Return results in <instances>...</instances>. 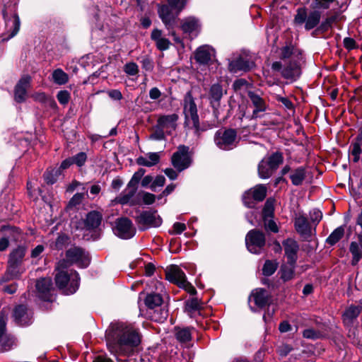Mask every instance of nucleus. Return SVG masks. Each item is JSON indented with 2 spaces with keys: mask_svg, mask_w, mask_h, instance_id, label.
Listing matches in <instances>:
<instances>
[{
  "mask_svg": "<svg viewBox=\"0 0 362 362\" xmlns=\"http://www.w3.org/2000/svg\"><path fill=\"white\" fill-rule=\"evenodd\" d=\"M294 226L296 231L305 240H310L315 231V228H312L307 218L300 214L296 215Z\"/></svg>",
  "mask_w": 362,
  "mask_h": 362,
  "instance_id": "16",
  "label": "nucleus"
},
{
  "mask_svg": "<svg viewBox=\"0 0 362 362\" xmlns=\"http://www.w3.org/2000/svg\"><path fill=\"white\" fill-rule=\"evenodd\" d=\"M320 17L321 15L319 11H314L310 12L307 16L305 28L308 30H310L316 27L320 21Z\"/></svg>",
  "mask_w": 362,
  "mask_h": 362,
  "instance_id": "39",
  "label": "nucleus"
},
{
  "mask_svg": "<svg viewBox=\"0 0 362 362\" xmlns=\"http://www.w3.org/2000/svg\"><path fill=\"white\" fill-rule=\"evenodd\" d=\"M176 338L181 342H187L191 339V333L189 329H179L176 332Z\"/></svg>",
  "mask_w": 362,
  "mask_h": 362,
  "instance_id": "50",
  "label": "nucleus"
},
{
  "mask_svg": "<svg viewBox=\"0 0 362 362\" xmlns=\"http://www.w3.org/2000/svg\"><path fill=\"white\" fill-rule=\"evenodd\" d=\"M253 66V63L243 57L229 62L228 70L230 72L236 74L239 71H247Z\"/></svg>",
  "mask_w": 362,
  "mask_h": 362,
  "instance_id": "26",
  "label": "nucleus"
},
{
  "mask_svg": "<svg viewBox=\"0 0 362 362\" xmlns=\"http://www.w3.org/2000/svg\"><path fill=\"white\" fill-rule=\"evenodd\" d=\"M60 175V169L47 170L44 174V179L46 183L52 185L57 181V177Z\"/></svg>",
  "mask_w": 362,
  "mask_h": 362,
  "instance_id": "46",
  "label": "nucleus"
},
{
  "mask_svg": "<svg viewBox=\"0 0 362 362\" xmlns=\"http://www.w3.org/2000/svg\"><path fill=\"white\" fill-rule=\"evenodd\" d=\"M2 237L7 239L10 242H16L21 236V231L18 228L11 226H4L1 228Z\"/></svg>",
  "mask_w": 362,
  "mask_h": 362,
  "instance_id": "33",
  "label": "nucleus"
},
{
  "mask_svg": "<svg viewBox=\"0 0 362 362\" xmlns=\"http://www.w3.org/2000/svg\"><path fill=\"white\" fill-rule=\"evenodd\" d=\"M69 75L62 69H57L52 74V81L59 86L64 85L69 81Z\"/></svg>",
  "mask_w": 362,
  "mask_h": 362,
  "instance_id": "37",
  "label": "nucleus"
},
{
  "mask_svg": "<svg viewBox=\"0 0 362 362\" xmlns=\"http://www.w3.org/2000/svg\"><path fill=\"white\" fill-rule=\"evenodd\" d=\"M214 49L209 45L200 46L195 52V59L200 64H206L214 56Z\"/></svg>",
  "mask_w": 362,
  "mask_h": 362,
  "instance_id": "25",
  "label": "nucleus"
},
{
  "mask_svg": "<svg viewBox=\"0 0 362 362\" xmlns=\"http://www.w3.org/2000/svg\"><path fill=\"white\" fill-rule=\"evenodd\" d=\"M223 95V90L219 83L213 84L209 89V100L214 112L218 111L220 107V100Z\"/></svg>",
  "mask_w": 362,
  "mask_h": 362,
  "instance_id": "22",
  "label": "nucleus"
},
{
  "mask_svg": "<svg viewBox=\"0 0 362 362\" xmlns=\"http://www.w3.org/2000/svg\"><path fill=\"white\" fill-rule=\"evenodd\" d=\"M252 299L255 305L259 308L266 306L269 302V296L267 290L264 288H256L252 291L250 300Z\"/></svg>",
  "mask_w": 362,
  "mask_h": 362,
  "instance_id": "27",
  "label": "nucleus"
},
{
  "mask_svg": "<svg viewBox=\"0 0 362 362\" xmlns=\"http://www.w3.org/2000/svg\"><path fill=\"white\" fill-rule=\"evenodd\" d=\"M162 303V297L157 293L148 294L145 299L146 305L151 309L160 306Z\"/></svg>",
  "mask_w": 362,
  "mask_h": 362,
  "instance_id": "41",
  "label": "nucleus"
},
{
  "mask_svg": "<svg viewBox=\"0 0 362 362\" xmlns=\"http://www.w3.org/2000/svg\"><path fill=\"white\" fill-rule=\"evenodd\" d=\"M102 216L97 211H91L87 214L85 221L86 226L88 229L98 228L101 223Z\"/></svg>",
  "mask_w": 362,
  "mask_h": 362,
  "instance_id": "35",
  "label": "nucleus"
},
{
  "mask_svg": "<svg viewBox=\"0 0 362 362\" xmlns=\"http://www.w3.org/2000/svg\"><path fill=\"white\" fill-rule=\"evenodd\" d=\"M114 233L120 238L129 239L134 236L136 229L129 218H122L116 221Z\"/></svg>",
  "mask_w": 362,
  "mask_h": 362,
  "instance_id": "15",
  "label": "nucleus"
},
{
  "mask_svg": "<svg viewBox=\"0 0 362 362\" xmlns=\"http://www.w3.org/2000/svg\"><path fill=\"white\" fill-rule=\"evenodd\" d=\"M306 177V171L304 167H299L294 170L291 171L290 174V179L291 182L295 186H298L303 184Z\"/></svg>",
  "mask_w": 362,
  "mask_h": 362,
  "instance_id": "34",
  "label": "nucleus"
},
{
  "mask_svg": "<svg viewBox=\"0 0 362 362\" xmlns=\"http://www.w3.org/2000/svg\"><path fill=\"white\" fill-rule=\"evenodd\" d=\"M300 53L293 46H285L281 49V59L284 61L290 59V60H300Z\"/></svg>",
  "mask_w": 362,
  "mask_h": 362,
  "instance_id": "32",
  "label": "nucleus"
},
{
  "mask_svg": "<svg viewBox=\"0 0 362 362\" xmlns=\"http://www.w3.org/2000/svg\"><path fill=\"white\" fill-rule=\"evenodd\" d=\"M66 262L69 264H76L78 267L86 268L90 263V259L83 250L79 247H71L66 253Z\"/></svg>",
  "mask_w": 362,
  "mask_h": 362,
  "instance_id": "12",
  "label": "nucleus"
},
{
  "mask_svg": "<svg viewBox=\"0 0 362 362\" xmlns=\"http://www.w3.org/2000/svg\"><path fill=\"white\" fill-rule=\"evenodd\" d=\"M186 230V225L182 223L176 222L173 224V230L170 231L172 235L181 234L184 230Z\"/></svg>",
  "mask_w": 362,
  "mask_h": 362,
  "instance_id": "58",
  "label": "nucleus"
},
{
  "mask_svg": "<svg viewBox=\"0 0 362 362\" xmlns=\"http://www.w3.org/2000/svg\"><path fill=\"white\" fill-rule=\"evenodd\" d=\"M165 277L167 280L177 284L189 294L194 295L197 293L194 287L187 280L185 274L179 267L172 265L167 267L165 269Z\"/></svg>",
  "mask_w": 362,
  "mask_h": 362,
  "instance_id": "6",
  "label": "nucleus"
},
{
  "mask_svg": "<svg viewBox=\"0 0 362 362\" xmlns=\"http://www.w3.org/2000/svg\"><path fill=\"white\" fill-rule=\"evenodd\" d=\"M274 170L269 165L266 159H262L258 165V174L262 179L269 178Z\"/></svg>",
  "mask_w": 362,
  "mask_h": 362,
  "instance_id": "38",
  "label": "nucleus"
},
{
  "mask_svg": "<svg viewBox=\"0 0 362 362\" xmlns=\"http://www.w3.org/2000/svg\"><path fill=\"white\" fill-rule=\"evenodd\" d=\"M25 255V248L18 246L9 255L8 269L4 276V281H8L18 277L23 272L21 265Z\"/></svg>",
  "mask_w": 362,
  "mask_h": 362,
  "instance_id": "3",
  "label": "nucleus"
},
{
  "mask_svg": "<svg viewBox=\"0 0 362 362\" xmlns=\"http://www.w3.org/2000/svg\"><path fill=\"white\" fill-rule=\"evenodd\" d=\"M200 27L199 21L194 17H189L183 20L182 23V30L185 33H187L191 37L197 35Z\"/></svg>",
  "mask_w": 362,
  "mask_h": 362,
  "instance_id": "28",
  "label": "nucleus"
},
{
  "mask_svg": "<svg viewBox=\"0 0 362 362\" xmlns=\"http://www.w3.org/2000/svg\"><path fill=\"white\" fill-rule=\"evenodd\" d=\"M216 145L222 150H230L236 146L237 135L234 129L218 130L214 136Z\"/></svg>",
  "mask_w": 362,
  "mask_h": 362,
  "instance_id": "7",
  "label": "nucleus"
},
{
  "mask_svg": "<svg viewBox=\"0 0 362 362\" xmlns=\"http://www.w3.org/2000/svg\"><path fill=\"white\" fill-rule=\"evenodd\" d=\"M58 101L62 105H66L69 103L70 99V93L67 90H60L57 95Z\"/></svg>",
  "mask_w": 362,
  "mask_h": 362,
  "instance_id": "55",
  "label": "nucleus"
},
{
  "mask_svg": "<svg viewBox=\"0 0 362 362\" xmlns=\"http://www.w3.org/2000/svg\"><path fill=\"white\" fill-rule=\"evenodd\" d=\"M67 240L68 238L66 235H59L54 243V246L53 247L56 249H62L67 242Z\"/></svg>",
  "mask_w": 362,
  "mask_h": 362,
  "instance_id": "62",
  "label": "nucleus"
},
{
  "mask_svg": "<svg viewBox=\"0 0 362 362\" xmlns=\"http://www.w3.org/2000/svg\"><path fill=\"white\" fill-rule=\"evenodd\" d=\"M31 78L28 76L22 77L15 86L14 98L18 103H22L26 99V91L30 87Z\"/></svg>",
  "mask_w": 362,
  "mask_h": 362,
  "instance_id": "19",
  "label": "nucleus"
},
{
  "mask_svg": "<svg viewBox=\"0 0 362 362\" xmlns=\"http://www.w3.org/2000/svg\"><path fill=\"white\" fill-rule=\"evenodd\" d=\"M344 229L342 226L337 228L327 238L326 242L330 245H335L344 235Z\"/></svg>",
  "mask_w": 362,
  "mask_h": 362,
  "instance_id": "43",
  "label": "nucleus"
},
{
  "mask_svg": "<svg viewBox=\"0 0 362 362\" xmlns=\"http://www.w3.org/2000/svg\"><path fill=\"white\" fill-rule=\"evenodd\" d=\"M184 113L186 121L191 119L193 128L198 133L200 131V128L197 108L192 96L189 93L185 98Z\"/></svg>",
  "mask_w": 362,
  "mask_h": 362,
  "instance_id": "11",
  "label": "nucleus"
},
{
  "mask_svg": "<svg viewBox=\"0 0 362 362\" xmlns=\"http://www.w3.org/2000/svg\"><path fill=\"white\" fill-rule=\"evenodd\" d=\"M322 218V213L318 209H313L310 212V218L315 226L318 224Z\"/></svg>",
  "mask_w": 362,
  "mask_h": 362,
  "instance_id": "54",
  "label": "nucleus"
},
{
  "mask_svg": "<svg viewBox=\"0 0 362 362\" xmlns=\"http://www.w3.org/2000/svg\"><path fill=\"white\" fill-rule=\"evenodd\" d=\"M6 317L4 314L0 315V346L2 351L9 350L14 344V339L8 337L6 332Z\"/></svg>",
  "mask_w": 362,
  "mask_h": 362,
  "instance_id": "21",
  "label": "nucleus"
},
{
  "mask_svg": "<svg viewBox=\"0 0 362 362\" xmlns=\"http://www.w3.org/2000/svg\"><path fill=\"white\" fill-rule=\"evenodd\" d=\"M201 308L199 301L196 298H192L185 303V311L189 314L192 315L196 311H199Z\"/></svg>",
  "mask_w": 362,
  "mask_h": 362,
  "instance_id": "44",
  "label": "nucleus"
},
{
  "mask_svg": "<svg viewBox=\"0 0 362 362\" xmlns=\"http://www.w3.org/2000/svg\"><path fill=\"white\" fill-rule=\"evenodd\" d=\"M165 135H167L166 133L156 124L153 127V132L149 136V139L155 141L165 140Z\"/></svg>",
  "mask_w": 362,
  "mask_h": 362,
  "instance_id": "49",
  "label": "nucleus"
},
{
  "mask_svg": "<svg viewBox=\"0 0 362 362\" xmlns=\"http://www.w3.org/2000/svg\"><path fill=\"white\" fill-rule=\"evenodd\" d=\"M142 199L145 204H152L156 200V196L153 194L143 192Z\"/></svg>",
  "mask_w": 362,
  "mask_h": 362,
  "instance_id": "60",
  "label": "nucleus"
},
{
  "mask_svg": "<svg viewBox=\"0 0 362 362\" xmlns=\"http://www.w3.org/2000/svg\"><path fill=\"white\" fill-rule=\"evenodd\" d=\"M350 252L352 255L351 264L355 266L362 257V250L358 244L356 242H351L349 247Z\"/></svg>",
  "mask_w": 362,
  "mask_h": 362,
  "instance_id": "40",
  "label": "nucleus"
},
{
  "mask_svg": "<svg viewBox=\"0 0 362 362\" xmlns=\"http://www.w3.org/2000/svg\"><path fill=\"white\" fill-rule=\"evenodd\" d=\"M285 255L287 257L288 263L296 264L297 260V252L299 250L298 243L291 238L286 239L283 242Z\"/></svg>",
  "mask_w": 362,
  "mask_h": 362,
  "instance_id": "23",
  "label": "nucleus"
},
{
  "mask_svg": "<svg viewBox=\"0 0 362 362\" xmlns=\"http://www.w3.org/2000/svg\"><path fill=\"white\" fill-rule=\"evenodd\" d=\"M272 70L280 71L281 76L290 82L296 81L301 75L300 60L274 62L272 65Z\"/></svg>",
  "mask_w": 362,
  "mask_h": 362,
  "instance_id": "5",
  "label": "nucleus"
},
{
  "mask_svg": "<svg viewBox=\"0 0 362 362\" xmlns=\"http://www.w3.org/2000/svg\"><path fill=\"white\" fill-rule=\"evenodd\" d=\"M160 18L167 30H170L176 25V19L180 13H177L175 9L169 4L160 6L158 9Z\"/></svg>",
  "mask_w": 362,
  "mask_h": 362,
  "instance_id": "14",
  "label": "nucleus"
},
{
  "mask_svg": "<svg viewBox=\"0 0 362 362\" xmlns=\"http://www.w3.org/2000/svg\"><path fill=\"white\" fill-rule=\"evenodd\" d=\"M73 159L74 163L76 164L78 167H81L84 165L85 162L87 159V156L84 152H80L76 154L75 156L71 157Z\"/></svg>",
  "mask_w": 362,
  "mask_h": 362,
  "instance_id": "56",
  "label": "nucleus"
},
{
  "mask_svg": "<svg viewBox=\"0 0 362 362\" xmlns=\"http://www.w3.org/2000/svg\"><path fill=\"white\" fill-rule=\"evenodd\" d=\"M295 264L288 263L281 268V278L286 281L292 279L294 276Z\"/></svg>",
  "mask_w": 362,
  "mask_h": 362,
  "instance_id": "42",
  "label": "nucleus"
},
{
  "mask_svg": "<svg viewBox=\"0 0 362 362\" xmlns=\"http://www.w3.org/2000/svg\"><path fill=\"white\" fill-rule=\"evenodd\" d=\"M145 172L144 169L141 168L134 173L124 190L116 198L117 203L122 205L129 204L131 206L138 204L134 197L137 191L138 185Z\"/></svg>",
  "mask_w": 362,
  "mask_h": 362,
  "instance_id": "2",
  "label": "nucleus"
},
{
  "mask_svg": "<svg viewBox=\"0 0 362 362\" xmlns=\"http://www.w3.org/2000/svg\"><path fill=\"white\" fill-rule=\"evenodd\" d=\"M36 289L38 297L45 301H52V283L50 278H42L37 281Z\"/></svg>",
  "mask_w": 362,
  "mask_h": 362,
  "instance_id": "18",
  "label": "nucleus"
},
{
  "mask_svg": "<svg viewBox=\"0 0 362 362\" xmlns=\"http://www.w3.org/2000/svg\"><path fill=\"white\" fill-rule=\"evenodd\" d=\"M141 334L132 324L122 322H112L106 330L105 338L107 347L118 362H124L118 355L126 356L141 342Z\"/></svg>",
  "mask_w": 362,
  "mask_h": 362,
  "instance_id": "1",
  "label": "nucleus"
},
{
  "mask_svg": "<svg viewBox=\"0 0 362 362\" xmlns=\"http://www.w3.org/2000/svg\"><path fill=\"white\" fill-rule=\"evenodd\" d=\"M79 276L75 271L70 273L59 271L55 276V281L59 289L66 295L74 293L79 286Z\"/></svg>",
  "mask_w": 362,
  "mask_h": 362,
  "instance_id": "4",
  "label": "nucleus"
},
{
  "mask_svg": "<svg viewBox=\"0 0 362 362\" xmlns=\"http://www.w3.org/2000/svg\"><path fill=\"white\" fill-rule=\"evenodd\" d=\"M160 161V153L151 152L146 153L143 156L137 158L136 163L139 165L152 167L156 165Z\"/></svg>",
  "mask_w": 362,
  "mask_h": 362,
  "instance_id": "30",
  "label": "nucleus"
},
{
  "mask_svg": "<svg viewBox=\"0 0 362 362\" xmlns=\"http://www.w3.org/2000/svg\"><path fill=\"white\" fill-rule=\"evenodd\" d=\"M84 196V193H76L69 201V205L70 206H76L83 201Z\"/></svg>",
  "mask_w": 362,
  "mask_h": 362,
  "instance_id": "59",
  "label": "nucleus"
},
{
  "mask_svg": "<svg viewBox=\"0 0 362 362\" xmlns=\"http://www.w3.org/2000/svg\"><path fill=\"white\" fill-rule=\"evenodd\" d=\"M15 322L21 326H26L31 323L33 313L24 305H18L13 313Z\"/></svg>",
  "mask_w": 362,
  "mask_h": 362,
  "instance_id": "20",
  "label": "nucleus"
},
{
  "mask_svg": "<svg viewBox=\"0 0 362 362\" xmlns=\"http://www.w3.org/2000/svg\"><path fill=\"white\" fill-rule=\"evenodd\" d=\"M334 0H315L314 8L327 9Z\"/></svg>",
  "mask_w": 362,
  "mask_h": 362,
  "instance_id": "61",
  "label": "nucleus"
},
{
  "mask_svg": "<svg viewBox=\"0 0 362 362\" xmlns=\"http://www.w3.org/2000/svg\"><path fill=\"white\" fill-rule=\"evenodd\" d=\"M267 195V187L264 185H257L246 192L243 197L245 205L248 208L255 206V202L262 201Z\"/></svg>",
  "mask_w": 362,
  "mask_h": 362,
  "instance_id": "13",
  "label": "nucleus"
},
{
  "mask_svg": "<svg viewBox=\"0 0 362 362\" xmlns=\"http://www.w3.org/2000/svg\"><path fill=\"white\" fill-rule=\"evenodd\" d=\"M136 223L142 230L149 228L159 227L162 224V218L156 211H144L136 216Z\"/></svg>",
  "mask_w": 362,
  "mask_h": 362,
  "instance_id": "10",
  "label": "nucleus"
},
{
  "mask_svg": "<svg viewBox=\"0 0 362 362\" xmlns=\"http://www.w3.org/2000/svg\"><path fill=\"white\" fill-rule=\"evenodd\" d=\"M265 159L269 165L272 166L274 170H276L283 162V156L281 153L276 152Z\"/></svg>",
  "mask_w": 362,
  "mask_h": 362,
  "instance_id": "45",
  "label": "nucleus"
},
{
  "mask_svg": "<svg viewBox=\"0 0 362 362\" xmlns=\"http://www.w3.org/2000/svg\"><path fill=\"white\" fill-rule=\"evenodd\" d=\"M33 98L35 100L37 101H39V102H41V103H45L48 100H49L51 103H55L54 100H51L49 97H47V95L43 93V92H40V93H36L35 94L33 95Z\"/></svg>",
  "mask_w": 362,
  "mask_h": 362,
  "instance_id": "63",
  "label": "nucleus"
},
{
  "mask_svg": "<svg viewBox=\"0 0 362 362\" xmlns=\"http://www.w3.org/2000/svg\"><path fill=\"white\" fill-rule=\"evenodd\" d=\"M21 25V21L18 16L15 13L13 14L12 19L6 20V26L8 29V32H11L8 37H5L4 40H8L13 37L19 31Z\"/></svg>",
  "mask_w": 362,
  "mask_h": 362,
  "instance_id": "31",
  "label": "nucleus"
},
{
  "mask_svg": "<svg viewBox=\"0 0 362 362\" xmlns=\"http://www.w3.org/2000/svg\"><path fill=\"white\" fill-rule=\"evenodd\" d=\"M361 307L359 305L349 306L343 315V320L346 324L351 323L360 314Z\"/></svg>",
  "mask_w": 362,
  "mask_h": 362,
  "instance_id": "36",
  "label": "nucleus"
},
{
  "mask_svg": "<svg viewBox=\"0 0 362 362\" xmlns=\"http://www.w3.org/2000/svg\"><path fill=\"white\" fill-rule=\"evenodd\" d=\"M177 114L163 115L158 117L156 125L163 130L167 135H171L177 127Z\"/></svg>",
  "mask_w": 362,
  "mask_h": 362,
  "instance_id": "17",
  "label": "nucleus"
},
{
  "mask_svg": "<svg viewBox=\"0 0 362 362\" xmlns=\"http://www.w3.org/2000/svg\"><path fill=\"white\" fill-rule=\"evenodd\" d=\"M307 16H308V14H307L305 8H298L297 10V13L294 18L295 23L298 24V25H302L304 23H305Z\"/></svg>",
  "mask_w": 362,
  "mask_h": 362,
  "instance_id": "51",
  "label": "nucleus"
},
{
  "mask_svg": "<svg viewBox=\"0 0 362 362\" xmlns=\"http://www.w3.org/2000/svg\"><path fill=\"white\" fill-rule=\"evenodd\" d=\"M303 335L305 338L315 339L319 337V332L313 329H307L303 331Z\"/></svg>",
  "mask_w": 362,
  "mask_h": 362,
  "instance_id": "64",
  "label": "nucleus"
},
{
  "mask_svg": "<svg viewBox=\"0 0 362 362\" xmlns=\"http://www.w3.org/2000/svg\"><path fill=\"white\" fill-rule=\"evenodd\" d=\"M277 269V263L271 260H267L262 268V273L264 276L272 275Z\"/></svg>",
  "mask_w": 362,
  "mask_h": 362,
  "instance_id": "48",
  "label": "nucleus"
},
{
  "mask_svg": "<svg viewBox=\"0 0 362 362\" xmlns=\"http://www.w3.org/2000/svg\"><path fill=\"white\" fill-rule=\"evenodd\" d=\"M245 244L250 252L259 254L265 245L264 233L257 230H250L245 237Z\"/></svg>",
  "mask_w": 362,
  "mask_h": 362,
  "instance_id": "9",
  "label": "nucleus"
},
{
  "mask_svg": "<svg viewBox=\"0 0 362 362\" xmlns=\"http://www.w3.org/2000/svg\"><path fill=\"white\" fill-rule=\"evenodd\" d=\"M187 0H167L168 4L170 5L177 13H180L185 8Z\"/></svg>",
  "mask_w": 362,
  "mask_h": 362,
  "instance_id": "53",
  "label": "nucleus"
},
{
  "mask_svg": "<svg viewBox=\"0 0 362 362\" xmlns=\"http://www.w3.org/2000/svg\"><path fill=\"white\" fill-rule=\"evenodd\" d=\"M173 165L180 172L189 168L192 163V155L189 147L180 146L171 158Z\"/></svg>",
  "mask_w": 362,
  "mask_h": 362,
  "instance_id": "8",
  "label": "nucleus"
},
{
  "mask_svg": "<svg viewBox=\"0 0 362 362\" xmlns=\"http://www.w3.org/2000/svg\"><path fill=\"white\" fill-rule=\"evenodd\" d=\"M362 142L356 140L351 144V155L353 156V160L354 163H357L360 159V156L362 153Z\"/></svg>",
  "mask_w": 362,
  "mask_h": 362,
  "instance_id": "47",
  "label": "nucleus"
},
{
  "mask_svg": "<svg viewBox=\"0 0 362 362\" xmlns=\"http://www.w3.org/2000/svg\"><path fill=\"white\" fill-rule=\"evenodd\" d=\"M124 71L129 76H136L139 73V66L134 62H129L124 65Z\"/></svg>",
  "mask_w": 362,
  "mask_h": 362,
  "instance_id": "52",
  "label": "nucleus"
},
{
  "mask_svg": "<svg viewBox=\"0 0 362 362\" xmlns=\"http://www.w3.org/2000/svg\"><path fill=\"white\" fill-rule=\"evenodd\" d=\"M248 97L255 107L252 112V117L256 118L259 116V112H263L267 109V105L264 100L257 93L250 91L248 93Z\"/></svg>",
  "mask_w": 362,
  "mask_h": 362,
  "instance_id": "29",
  "label": "nucleus"
},
{
  "mask_svg": "<svg viewBox=\"0 0 362 362\" xmlns=\"http://www.w3.org/2000/svg\"><path fill=\"white\" fill-rule=\"evenodd\" d=\"M151 38L155 42L156 48L160 51H165L171 45L170 41L163 35L162 30L158 28L152 30Z\"/></svg>",
  "mask_w": 362,
  "mask_h": 362,
  "instance_id": "24",
  "label": "nucleus"
},
{
  "mask_svg": "<svg viewBox=\"0 0 362 362\" xmlns=\"http://www.w3.org/2000/svg\"><path fill=\"white\" fill-rule=\"evenodd\" d=\"M165 179L163 175H158L153 181L150 186L152 191H156L157 187H163L165 184Z\"/></svg>",
  "mask_w": 362,
  "mask_h": 362,
  "instance_id": "57",
  "label": "nucleus"
}]
</instances>
